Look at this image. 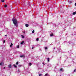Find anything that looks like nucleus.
Instances as JSON below:
<instances>
[{"instance_id":"nucleus-3","label":"nucleus","mask_w":76,"mask_h":76,"mask_svg":"<svg viewBox=\"0 0 76 76\" xmlns=\"http://www.w3.org/2000/svg\"><path fill=\"white\" fill-rule=\"evenodd\" d=\"M4 66V63L3 62H1L0 63V66Z\"/></svg>"},{"instance_id":"nucleus-17","label":"nucleus","mask_w":76,"mask_h":76,"mask_svg":"<svg viewBox=\"0 0 76 76\" xmlns=\"http://www.w3.org/2000/svg\"><path fill=\"white\" fill-rule=\"evenodd\" d=\"M22 38H25V36L23 35H22Z\"/></svg>"},{"instance_id":"nucleus-10","label":"nucleus","mask_w":76,"mask_h":76,"mask_svg":"<svg viewBox=\"0 0 76 76\" xmlns=\"http://www.w3.org/2000/svg\"><path fill=\"white\" fill-rule=\"evenodd\" d=\"M48 60V61L49 62L50 61V58H48L47 59Z\"/></svg>"},{"instance_id":"nucleus-27","label":"nucleus","mask_w":76,"mask_h":76,"mask_svg":"<svg viewBox=\"0 0 76 76\" xmlns=\"http://www.w3.org/2000/svg\"><path fill=\"white\" fill-rule=\"evenodd\" d=\"M32 49H34V47H32Z\"/></svg>"},{"instance_id":"nucleus-16","label":"nucleus","mask_w":76,"mask_h":76,"mask_svg":"<svg viewBox=\"0 0 76 76\" xmlns=\"http://www.w3.org/2000/svg\"><path fill=\"white\" fill-rule=\"evenodd\" d=\"M34 32H35V31H34V30H33L32 31V34H34Z\"/></svg>"},{"instance_id":"nucleus-2","label":"nucleus","mask_w":76,"mask_h":76,"mask_svg":"<svg viewBox=\"0 0 76 76\" xmlns=\"http://www.w3.org/2000/svg\"><path fill=\"white\" fill-rule=\"evenodd\" d=\"M20 57H21V58H22V57H23V58H25V55H22L20 56Z\"/></svg>"},{"instance_id":"nucleus-14","label":"nucleus","mask_w":76,"mask_h":76,"mask_svg":"<svg viewBox=\"0 0 76 76\" xmlns=\"http://www.w3.org/2000/svg\"><path fill=\"white\" fill-rule=\"evenodd\" d=\"M18 64H19V62H17L16 63V64L17 65H18Z\"/></svg>"},{"instance_id":"nucleus-31","label":"nucleus","mask_w":76,"mask_h":76,"mask_svg":"<svg viewBox=\"0 0 76 76\" xmlns=\"http://www.w3.org/2000/svg\"><path fill=\"white\" fill-rule=\"evenodd\" d=\"M44 65H45V64L44 63L43 64Z\"/></svg>"},{"instance_id":"nucleus-11","label":"nucleus","mask_w":76,"mask_h":76,"mask_svg":"<svg viewBox=\"0 0 76 76\" xmlns=\"http://www.w3.org/2000/svg\"><path fill=\"white\" fill-rule=\"evenodd\" d=\"M4 6L5 7H7V5L6 4H5V5H4Z\"/></svg>"},{"instance_id":"nucleus-6","label":"nucleus","mask_w":76,"mask_h":76,"mask_svg":"<svg viewBox=\"0 0 76 76\" xmlns=\"http://www.w3.org/2000/svg\"><path fill=\"white\" fill-rule=\"evenodd\" d=\"M23 43H24V41H23L22 42H21V45H23Z\"/></svg>"},{"instance_id":"nucleus-5","label":"nucleus","mask_w":76,"mask_h":76,"mask_svg":"<svg viewBox=\"0 0 76 76\" xmlns=\"http://www.w3.org/2000/svg\"><path fill=\"white\" fill-rule=\"evenodd\" d=\"M76 14V12H74L72 13V15H75Z\"/></svg>"},{"instance_id":"nucleus-7","label":"nucleus","mask_w":76,"mask_h":76,"mask_svg":"<svg viewBox=\"0 0 76 76\" xmlns=\"http://www.w3.org/2000/svg\"><path fill=\"white\" fill-rule=\"evenodd\" d=\"M9 68H12V65L11 64H10L9 66Z\"/></svg>"},{"instance_id":"nucleus-13","label":"nucleus","mask_w":76,"mask_h":76,"mask_svg":"<svg viewBox=\"0 0 76 76\" xmlns=\"http://www.w3.org/2000/svg\"><path fill=\"white\" fill-rule=\"evenodd\" d=\"M12 46H13V44H12V43H11V45H10V47H11Z\"/></svg>"},{"instance_id":"nucleus-22","label":"nucleus","mask_w":76,"mask_h":76,"mask_svg":"<svg viewBox=\"0 0 76 76\" xmlns=\"http://www.w3.org/2000/svg\"><path fill=\"white\" fill-rule=\"evenodd\" d=\"M18 72H20V69H18Z\"/></svg>"},{"instance_id":"nucleus-25","label":"nucleus","mask_w":76,"mask_h":76,"mask_svg":"<svg viewBox=\"0 0 76 76\" xmlns=\"http://www.w3.org/2000/svg\"><path fill=\"white\" fill-rule=\"evenodd\" d=\"M5 42V40H4V42Z\"/></svg>"},{"instance_id":"nucleus-4","label":"nucleus","mask_w":76,"mask_h":76,"mask_svg":"<svg viewBox=\"0 0 76 76\" xmlns=\"http://www.w3.org/2000/svg\"><path fill=\"white\" fill-rule=\"evenodd\" d=\"M26 27H28L29 26V25L28 24H26L25 25Z\"/></svg>"},{"instance_id":"nucleus-9","label":"nucleus","mask_w":76,"mask_h":76,"mask_svg":"<svg viewBox=\"0 0 76 76\" xmlns=\"http://www.w3.org/2000/svg\"><path fill=\"white\" fill-rule=\"evenodd\" d=\"M1 2L4 3V0H1Z\"/></svg>"},{"instance_id":"nucleus-30","label":"nucleus","mask_w":76,"mask_h":76,"mask_svg":"<svg viewBox=\"0 0 76 76\" xmlns=\"http://www.w3.org/2000/svg\"><path fill=\"white\" fill-rule=\"evenodd\" d=\"M5 37H7V35H5Z\"/></svg>"},{"instance_id":"nucleus-29","label":"nucleus","mask_w":76,"mask_h":76,"mask_svg":"<svg viewBox=\"0 0 76 76\" xmlns=\"http://www.w3.org/2000/svg\"><path fill=\"white\" fill-rule=\"evenodd\" d=\"M5 68H6V67H4V69H5Z\"/></svg>"},{"instance_id":"nucleus-28","label":"nucleus","mask_w":76,"mask_h":76,"mask_svg":"<svg viewBox=\"0 0 76 76\" xmlns=\"http://www.w3.org/2000/svg\"><path fill=\"white\" fill-rule=\"evenodd\" d=\"M75 6H76V3H75Z\"/></svg>"},{"instance_id":"nucleus-18","label":"nucleus","mask_w":76,"mask_h":76,"mask_svg":"<svg viewBox=\"0 0 76 76\" xmlns=\"http://www.w3.org/2000/svg\"><path fill=\"white\" fill-rule=\"evenodd\" d=\"M36 40H37V41H39V38H37L36 39Z\"/></svg>"},{"instance_id":"nucleus-34","label":"nucleus","mask_w":76,"mask_h":76,"mask_svg":"<svg viewBox=\"0 0 76 76\" xmlns=\"http://www.w3.org/2000/svg\"><path fill=\"white\" fill-rule=\"evenodd\" d=\"M3 66H2V67Z\"/></svg>"},{"instance_id":"nucleus-26","label":"nucleus","mask_w":76,"mask_h":76,"mask_svg":"<svg viewBox=\"0 0 76 76\" xmlns=\"http://www.w3.org/2000/svg\"><path fill=\"white\" fill-rule=\"evenodd\" d=\"M74 72H76V69L74 70Z\"/></svg>"},{"instance_id":"nucleus-19","label":"nucleus","mask_w":76,"mask_h":76,"mask_svg":"<svg viewBox=\"0 0 76 76\" xmlns=\"http://www.w3.org/2000/svg\"><path fill=\"white\" fill-rule=\"evenodd\" d=\"M42 76V74H39V76Z\"/></svg>"},{"instance_id":"nucleus-33","label":"nucleus","mask_w":76,"mask_h":76,"mask_svg":"<svg viewBox=\"0 0 76 76\" xmlns=\"http://www.w3.org/2000/svg\"><path fill=\"white\" fill-rule=\"evenodd\" d=\"M54 49H55V48H54Z\"/></svg>"},{"instance_id":"nucleus-12","label":"nucleus","mask_w":76,"mask_h":76,"mask_svg":"<svg viewBox=\"0 0 76 76\" xmlns=\"http://www.w3.org/2000/svg\"><path fill=\"white\" fill-rule=\"evenodd\" d=\"M53 34H50V37H52V36H53Z\"/></svg>"},{"instance_id":"nucleus-1","label":"nucleus","mask_w":76,"mask_h":76,"mask_svg":"<svg viewBox=\"0 0 76 76\" xmlns=\"http://www.w3.org/2000/svg\"><path fill=\"white\" fill-rule=\"evenodd\" d=\"M12 21L15 26L17 27L18 26V20L16 19L12 20Z\"/></svg>"},{"instance_id":"nucleus-21","label":"nucleus","mask_w":76,"mask_h":76,"mask_svg":"<svg viewBox=\"0 0 76 76\" xmlns=\"http://www.w3.org/2000/svg\"><path fill=\"white\" fill-rule=\"evenodd\" d=\"M48 48L47 47H45V50H47Z\"/></svg>"},{"instance_id":"nucleus-8","label":"nucleus","mask_w":76,"mask_h":76,"mask_svg":"<svg viewBox=\"0 0 76 76\" xmlns=\"http://www.w3.org/2000/svg\"><path fill=\"white\" fill-rule=\"evenodd\" d=\"M60 71H63V68H61L60 69Z\"/></svg>"},{"instance_id":"nucleus-32","label":"nucleus","mask_w":76,"mask_h":76,"mask_svg":"<svg viewBox=\"0 0 76 76\" xmlns=\"http://www.w3.org/2000/svg\"><path fill=\"white\" fill-rule=\"evenodd\" d=\"M23 33H25V32H23Z\"/></svg>"},{"instance_id":"nucleus-20","label":"nucleus","mask_w":76,"mask_h":76,"mask_svg":"<svg viewBox=\"0 0 76 76\" xmlns=\"http://www.w3.org/2000/svg\"><path fill=\"white\" fill-rule=\"evenodd\" d=\"M32 65V64L31 63H29V66H31Z\"/></svg>"},{"instance_id":"nucleus-24","label":"nucleus","mask_w":76,"mask_h":76,"mask_svg":"<svg viewBox=\"0 0 76 76\" xmlns=\"http://www.w3.org/2000/svg\"><path fill=\"white\" fill-rule=\"evenodd\" d=\"M19 48V45H18L17 46V48Z\"/></svg>"},{"instance_id":"nucleus-15","label":"nucleus","mask_w":76,"mask_h":76,"mask_svg":"<svg viewBox=\"0 0 76 76\" xmlns=\"http://www.w3.org/2000/svg\"><path fill=\"white\" fill-rule=\"evenodd\" d=\"M13 66H14V67L15 68H16V67H17V66H15V65H13Z\"/></svg>"},{"instance_id":"nucleus-23","label":"nucleus","mask_w":76,"mask_h":76,"mask_svg":"<svg viewBox=\"0 0 76 76\" xmlns=\"http://www.w3.org/2000/svg\"><path fill=\"white\" fill-rule=\"evenodd\" d=\"M47 75H48V74H46L45 75V76H46Z\"/></svg>"}]
</instances>
